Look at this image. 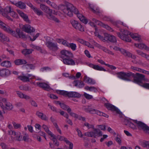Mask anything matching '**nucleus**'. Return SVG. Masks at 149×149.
I'll return each mask as SVG.
<instances>
[{
    "instance_id": "c9c22d12",
    "label": "nucleus",
    "mask_w": 149,
    "mask_h": 149,
    "mask_svg": "<svg viewBox=\"0 0 149 149\" xmlns=\"http://www.w3.org/2000/svg\"><path fill=\"white\" fill-rule=\"evenodd\" d=\"M57 104H59L61 107L63 109L67 111L68 112V109H71L68 106L66 105L63 103H61L59 101H57Z\"/></svg>"
},
{
    "instance_id": "5fc2aeb1",
    "label": "nucleus",
    "mask_w": 149,
    "mask_h": 149,
    "mask_svg": "<svg viewBox=\"0 0 149 149\" xmlns=\"http://www.w3.org/2000/svg\"><path fill=\"white\" fill-rule=\"evenodd\" d=\"M53 141L54 145L56 147H58L59 145V142L56 140L55 136L51 139Z\"/></svg>"
},
{
    "instance_id": "3c124183",
    "label": "nucleus",
    "mask_w": 149,
    "mask_h": 149,
    "mask_svg": "<svg viewBox=\"0 0 149 149\" xmlns=\"http://www.w3.org/2000/svg\"><path fill=\"white\" fill-rule=\"evenodd\" d=\"M130 68L133 71H136L140 72H141L142 70L141 68L134 66H131Z\"/></svg>"
},
{
    "instance_id": "0eeeda50",
    "label": "nucleus",
    "mask_w": 149,
    "mask_h": 149,
    "mask_svg": "<svg viewBox=\"0 0 149 149\" xmlns=\"http://www.w3.org/2000/svg\"><path fill=\"white\" fill-rule=\"evenodd\" d=\"M113 49L116 51H119L121 54L125 56H127L133 59H135L136 58V56L131 53L130 52L122 48H120L117 47L115 46L113 48Z\"/></svg>"
},
{
    "instance_id": "cd10ccee",
    "label": "nucleus",
    "mask_w": 149,
    "mask_h": 149,
    "mask_svg": "<svg viewBox=\"0 0 149 149\" xmlns=\"http://www.w3.org/2000/svg\"><path fill=\"white\" fill-rule=\"evenodd\" d=\"M137 53L143 57L145 58L147 60L149 61V55L146 54L139 50H136Z\"/></svg>"
},
{
    "instance_id": "473e14b6",
    "label": "nucleus",
    "mask_w": 149,
    "mask_h": 149,
    "mask_svg": "<svg viewBox=\"0 0 149 149\" xmlns=\"http://www.w3.org/2000/svg\"><path fill=\"white\" fill-rule=\"evenodd\" d=\"M85 89L87 90L93 91L94 93H96L98 91L97 88L94 86H86L85 87Z\"/></svg>"
},
{
    "instance_id": "8fccbe9b",
    "label": "nucleus",
    "mask_w": 149,
    "mask_h": 149,
    "mask_svg": "<svg viewBox=\"0 0 149 149\" xmlns=\"http://www.w3.org/2000/svg\"><path fill=\"white\" fill-rule=\"evenodd\" d=\"M23 140L25 142H29L31 141V140L29 137V135L28 134H25L23 137Z\"/></svg>"
},
{
    "instance_id": "603ef678",
    "label": "nucleus",
    "mask_w": 149,
    "mask_h": 149,
    "mask_svg": "<svg viewBox=\"0 0 149 149\" xmlns=\"http://www.w3.org/2000/svg\"><path fill=\"white\" fill-rule=\"evenodd\" d=\"M127 125L133 129H136V126L130 121H128Z\"/></svg>"
},
{
    "instance_id": "0e129e2a",
    "label": "nucleus",
    "mask_w": 149,
    "mask_h": 149,
    "mask_svg": "<svg viewBox=\"0 0 149 149\" xmlns=\"http://www.w3.org/2000/svg\"><path fill=\"white\" fill-rule=\"evenodd\" d=\"M84 125L85 126L87 127L88 129L91 128L93 129L94 127V125H93L89 124L88 123L86 122L84 123Z\"/></svg>"
},
{
    "instance_id": "37998d69",
    "label": "nucleus",
    "mask_w": 149,
    "mask_h": 149,
    "mask_svg": "<svg viewBox=\"0 0 149 149\" xmlns=\"http://www.w3.org/2000/svg\"><path fill=\"white\" fill-rule=\"evenodd\" d=\"M31 47L34 49L38 50L41 53H43L42 49L40 46H36L33 45H31Z\"/></svg>"
},
{
    "instance_id": "dca6fc26",
    "label": "nucleus",
    "mask_w": 149,
    "mask_h": 149,
    "mask_svg": "<svg viewBox=\"0 0 149 149\" xmlns=\"http://www.w3.org/2000/svg\"><path fill=\"white\" fill-rule=\"evenodd\" d=\"M133 121L137 124L138 128L139 129H142L144 131L145 130L147 125L142 122L134 120Z\"/></svg>"
},
{
    "instance_id": "ddd939ff",
    "label": "nucleus",
    "mask_w": 149,
    "mask_h": 149,
    "mask_svg": "<svg viewBox=\"0 0 149 149\" xmlns=\"http://www.w3.org/2000/svg\"><path fill=\"white\" fill-rule=\"evenodd\" d=\"M92 20L93 22H95L97 25L101 26L110 31H112V29L108 25L103 24L101 22L95 19V18H93L92 19Z\"/></svg>"
},
{
    "instance_id": "2f4dec72",
    "label": "nucleus",
    "mask_w": 149,
    "mask_h": 149,
    "mask_svg": "<svg viewBox=\"0 0 149 149\" xmlns=\"http://www.w3.org/2000/svg\"><path fill=\"white\" fill-rule=\"evenodd\" d=\"M0 65L3 67L7 68H10L11 66V63L8 61H4L1 63Z\"/></svg>"
},
{
    "instance_id": "20e7f679",
    "label": "nucleus",
    "mask_w": 149,
    "mask_h": 149,
    "mask_svg": "<svg viewBox=\"0 0 149 149\" xmlns=\"http://www.w3.org/2000/svg\"><path fill=\"white\" fill-rule=\"evenodd\" d=\"M40 8L43 11L47 14V17L49 19L54 20L57 22H59L58 19L52 15L54 10L50 9L49 7L43 4H41Z\"/></svg>"
},
{
    "instance_id": "e433bc0d",
    "label": "nucleus",
    "mask_w": 149,
    "mask_h": 149,
    "mask_svg": "<svg viewBox=\"0 0 149 149\" xmlns=\"http://www.w3.org/2000/svg\"><path fill=\"white\" fill-rule=\"evenodd\" d=\"M18 78L24 82L29 81V77L25 75H21L18 77Z\"/></svg>"
},
{
    "instance_id": "72a5a7b5",
    "label": "nucleus",
    "mask_w": 149,
    "mask_h": 149,
    "mask_svg": "<svg viewBox=\"0 0 149 149\" xmlns=\"http://www.w3.org/2000/svg\"><path fill=\"white\" fill-rule=\"evenodd\" d=\"M80 95L78 93L75 92H69L68 97H79Z\"/></svg>"
},
{
    "instance_id": "4468645a",
    "label": "nucleus",
    "mask_w": 149,
    "mask_h": 149,
    "mask_svg": "<svg viewBox=\"0 0 149 149\" xmlns=\"http://www.w3.org/2000/svg\"><path fill=\"white\" fill-rule=\"evenodd\" d=\"M10 70L8 69H2L0 70V76L2 77H7L10 74Z\"/></svg>"
},
{
    "instance_id": "bf43d9fd",
    "label": "nucleus",
    "mask_w": 149,
    "mask_h": 149,
    "mask_svg": "<svg viewBox=\"0 0 149 149\" xmlns=\"http://www.w3.org/2000/svg\"><path fill=\"white\" fill-rule=\"evenodd\" d=\"M142 146L143 147H146L148 149L149 147V142L144 141L142 143Z\"/></svg>"
},
{
    "instance_id": "393cba45",
    "label": "nucleus",
    "mask_w": 149,
    "mask_h": 149,
    "mask_svg": "<svg viewBox=\"0 0 149 149\" xmlns=\"http://www.w3.org/2000/svg\"><path fill=\"white\" fill-rule=\"evenodd\" d=\"M84 81L88 84L93 85L95 83V81L93 79L89 77H87L86 76H85L84 78Z\"/></svg>"
},
{
    "instance_id": "c756f323",
    "label": "nucleus",
    "mask_w": 149,
    "mask_h": 149,
    "mask_svg": "<svg viewBox=\"0 0 149 149\" xmlns=\"http://www.w3.org/2000/svg\"><path fill=\"white\" fill-rule=\"evenodd\" d=\"M36 114L39 118L43 120H48V118L46 115L44 114L43 113L37 111L36 112Z\"/></svg>"
},
{
    "instance_id": "7c9ffc66",
    "label": "nucleus",
    "mask_w": 149,
    "mask_h": 149,
    "mask_svg": "<svg viewBox=\"0 0 149 149\" xmlns=\"http://www.w3.org/2000/svg\"><path fill=\"white\" fill-rule=\"evenodd\" d=\"M15 64L16 65H20L26 64L27 63L26 61L24 59H18L14 61Z\"/></svg>"
},
{
    "instance_id": "f8f14e48",
    "label": "nucleus",
    "mask_w": 149,
    "mask_h": 149,
    "mask_svg": "<svg viewBox=\"0 0 149 149\" xmlns=\"http://www.w3.org/2000/svg\"><path fill=\"white\" fill-rule=\"evenodd\" d=\"M105 106L109 110L113 111H115L117 113L120 114L121 112L117 108L112 104L109 103H106L104 104Z\"/></svg>"
},
{
    "instance_id": "79ce46f5",
    "label": "nucleus",
    "mask_w": 149,
    "mask_h": 149,
    "mask_svg": "<svg viewBox=\"0 0 149 149\" xmlns=\"http://www.w3.org/2000/svg\"><path fill=\"white\" fill-rule=\"evenodd\" d=\"M134 45L137 47L141 49H145L146 47V45L143 43L136 44L135 43Z\"/></svg>"
},
{
    "instance_id": "1a4fd4ad",
    "label": "nucleus",
    "mask_w": 149,
    "mask_h": 149,
    "mask_svg": "<svg viewBox=\"0 0 149 149\" xmlns=\"http://www.w3.org/2000/svg\"><path fill=\"white\" fill-rule=\"evenodd\" d=\"M8 133L9 135H12L15 136V138L16 140L18 141H21L22 139V136L21 135V133L19 131L16 132L14 130H11L9 131Z\"/></svg>"
},
{
    "instance_id": "13d9d810",
    "label": "nucleus",
    "mask_w": 149,
    "mask_h": 149,
    "mask_svg": "<svg viewBox=\"0 0 149 149\" xmlns=\"http://www.w3.org/2000/svg\"><path fill=\"white\" fill-rule=\"evenodd\" d=\"M57 138L58 140L62 141H64L66 143V140H68L65 137H64L62 136H57Z\"/></svg>"
},
{
    "instance_id": "de8ad7c7",
    "label": "nucleus",
    "mask_w": 149,
    "mask_h": 149,
    "mask_svg": "<svg viewBox=\"0 0 149 149\" xmlns=\"http://www.w3.org/2000/svg\"><path fill=\"white\" fill-rule=\"evenodd\" d=\"M71 111L72 110L71 109H68V113L71 116L77 118L78 116V115L73 112H72Z\"/></svg>"
},
{
    "instance_id": "4d7b16f0",
    "label": "nucleus",
    "mask_w": 149,
    "mask_h": 149,
    "mask_svg": "<svg viewBox=\"0 0 149 149\" xmlns=\"http://www.w3.org/2000/svg\"><path fill=\"white\" fill-rule=\"evenodd\" d=\"M10 13V15L14 18H17L18 17L17 14L14 11L13 9Z\"/></svg>"
},
{
    "instance_id": "4c0bfd02",
    "label": "nucleus",
    "mask_w": 149,
    "mask_h": 149,
    "mask_svg": "<svg viewBox=\"0 0 149 149\" xmlns=\"http://www.w3.org/2000/svg\"><path fill=\"white\" fill-rule=\"evenodd\" d=\"M13 9L10 6H8L4 9H3V12L6 13L7 14L8 13H10L13 10Z\"/></svg>"
},
{
    "instance_id": "aec40b11",
    "label": "nucleus",
    "mask_w": 149,
    "mask_h": 149,
    "mask_svg": "<svg viewBox=\"0 0 149 149\" xmlns=\"http://www.w3.org/2000/svg\"><path fill=\"white\" fill-rule=\"evenodd\" d=\"M17 11L19 15L22 17L25 21L29 23L30 22V21L28 17L26 14H24L23 12L19 10H17Z\"/></svg>"
},
{
    "instance_id": "69168bd1",
    "label": "nucleus",
    "mask_w": 149,
    "mask_h": 149,
    "mask_svg": "<svg viewBox=\"0 0 149 149\" xmlns=\"http://www.w3.org/2000/svg\"><path fill=\"white\" fill-rule=\"evenodd\" d=\"M65 141L66 143L69 146V149H73V144L72 143L70 142L68 140H66Z\"/></svg>"
},
{
    "instance_id": "6e6d98bb",
    "label": "nucleus",
    "mask_w": 149,
    "mask_h": 149,
    "mask_svg": "<svg viewBox=\"0 0 149 149\" xmlns=\"http://www.w3.org/2000/svg\"><path fill=\"white\" fill-rule=\"evenodd\" d=\"M19 89L25 91H28L29 90V87L27 86H19Z\"/></svg>"
},
{
    "instance_id": "9b49d317",
    "label": "nucleus",
    "mask_w": 149,
    "mask_h": 149,
    "mask_svg": "<svg viewBox=\"0 0 149 149\" xmlns=\"http://www.w3.org/2000/svg\"><path fill=\"white\" fill-rule=\"evenodd\" d=\"M2 101L5 104V106H4L3 111H4L5 110L10 111L12 109L13 106V105L9 102H7V100L6 98H3L2 99Z\"/></svg>"
},
{
    "instance_id": "a19ab883",
    "label": "nucleus",
    "mask_w": 149,
    "mask_h": 149,
    "mask_svg": "<svg viewBox=\"0 0 149 149\" xmlns=\"http://www.w3.org/2000/svg\"><path fill=\"white\" fill-rule=\"evenodd\" d=\"M0 38H1L0 40L1 42L8 41L9 40V38L3 33L0 36Z\"/></svg>"
},
{
    "instance_id": "49530a36",
    "label": "nucleus",
    "mask_w": 149,
    "mask_h": 149,
    "mask_svg": "<svg viewBox=\"0 0 149 149\" xmlns=\"http://www.w3.org/2000/svg\"><path fill=\"white\" fill-rule=\"evenodd\" d=\"M33 50L32 49H25L22 51V53L24 55H28L31 54Z\"/></svg>"
},
{
    "instance_id": "f257e3e1",
    "label": "nucleus",
    "mask_w": 149,
    "mask_h": 149,
    "mask_svg": "<svg viewBox=\"0 0 149 149\" xmlns=\"http://www.w3.org/2000/svg\"><path fill=\"white\" fill-rule=\"evenodd\" d=\"M61 8L65 15L72 17L74 13L81 22L85 24L87 23V19L82 15L79 13L78 10L72 4L67 3L65 5L62 6Z\"/></svg>"
},
{
    "instance_id": "a211bd4d",
    "label": "nucleus",
    "mask_w": 149,
    "mask_h": 149,
    "mask_svg": "<svg viewBox=\"0 0 149 149\" xmlns=\"http://www.w3.org/2000/svg\"><path fill=\"white\" fill-rule=\"evenodd\" d=\"M36 84L39 87L46 90L48 91L51 89L49 86L45 83L37 82Z\"/></svg>"
},
{
    "instance_id": "6ab92c4d",
    "label": "nucleus",
    "mask_w": 149,
    "mask_h": 149,
    "mask_svg": "<svg viewBox=\"0 0 149 149\" xmlns=\"http://www.w3.org/2000/svg\"><path fill=\"white\" fill-rule=\"evenodd\" d=\"M72 57H68L63 59L64 63L67 65H74L75 64L74 61L72 59Z\"/></svg>"
},
{
    "instance_id": "4be33fe9",
    "label": "nucleus",
    "mask_w": 149,
    "mask_h": 149,
    "mask_svg": "<svg viewBox=\"0 0 149 149\" xmlns=\"http://www.w3.org/2000/svg\"><path fill=\"white\" fill-rule=\"evenodd\" d=\"M84 110L86 112H89L91 114H96L97 110L91 107L90 106H88V107H85L83 108Z\"/></svg>"
},
{
    "instance_id": "e2e57ef3",
    "label": "nucleus",
    "mask_w": 149,
    "mask_h": 149,
    "mask_svg": "<svg viewBox=\"0 0 149 149\" xmlns=\"http://www.w3.org/2000/svg\"><path fill=\"white\" fill-rule=\"evenodd\" d=\"M84 135L89 137H93V132H87L84 134Z\"/></svg>"
},
{
    "instance_id": "412c9836",
    "label": "nucleus",
    "mask_w": 149,
    "mask_h": 149,
    "mask_svg": "<svg viewBox=\"0 0 149 149\" xmlns=\"http://www.w3.org/2000/svg\"><path fill=\"white\" fill-rule=\"evenodd\" d=\"M89 66L91 68H92L95 70L99 71H106L105 69L103 67L99 66L98 65H94L92 63H90L89 64Z\"/></svg>"
},
{
    "instance_id": "7ed1b4c3",
    "label": "nucleus",
    "mask_w": 149,
    "mask_h": 149,
    "mask_svg": "<svg viewBox=\"0 0 149 149\" xmlns=\"http://www.w3.org/2000/svg\"><path fill=\"white\" fill-rule=\"evenodd\" d=\"M0 26L1 28L4 31L17 38H26V35L24 34L23 32L20 31L19 29H16V32H15L13 31L10 27L6 26L5 23L1 21H0Z\"/></svg>"
},
{
    "instance_id": "680f3d73",
    "label": "nucleus",
    "mask_w": 149,
    "mask_h": 149,
    "mask_svg": "<svg viewBox=\"0 0 149 149\" xmlns=\"http://www.w3.org/2000/svg\"><path fill=\"white\" fill-rule=\"evenodd\" d=\"M134 74L131 72H125V77L128 78L131 76H133Z\"/></svg>"
},
{
    "instance_id": "39448f33",
    "label": "nucleus",
    "mask_w": 149,
    "mask_h": 149,
    "mask_svg": "<svg viewBox=\"0 0 149 149\" xmlns=\"http://www.w3.org/2000/svg\"><path fill=\"white\" fill-rule=\"evenodd\" d=\"M142 81L145 82H149V79L145 77L144 75L139 73H136L134 77L133 82L141 86L142 84Z\"/></svg>"
},
{
    "instance_id": "09e8293b",
    "label": "nucleus",
    "mask_w": 149,
    "mask_h": 149,
    "mask_svg": "<svg viewBox=\"0 0 149 149\" xmlns=\"http://www.w3.org/2000/svg\"><path fill=\"white\" fill-rule=\"evenodd\" d=\"M12 123L15 129H20L21 127V125L20 124L17 123L14 121H13Z\"/></svg>"
},
{
    "instance_id": "f704fd0d",
    "label": "nucleus",
    "mask_w": 149,
    "mask_h": 149,
    "mask_svg": "<svg viewBox=\"0 0 149 149\" xmlns=\"http://www.w3.org/2000/svg\"><path fill=\"white\" fill-rule=\"evenodd\" d=\"M106 37H107V40H109V41L113 42H116V40L114 36L106 34Z\"/></svg>"
},
{
    "instance_id": "a18cd8bd",
    "label": "nucleus",
    "mask_w": 149,
    "mask_h": 149,
    "mask_svg": "<svg viewBox=\"0 0 149 149\" xmlns=\"http://www.w3.org/2000/svg\"><path fill=\"white\" fill-rule=\"evenodd\" d=\"M68 47L70 48L72 50L75 51L76 49L77 45L73 43H69Z\"/></svg>"
},
{
    "instance_id": "58836bf2",
    "label": "nucleus",
    "mask_w": 149,
    "mask_h": 149,
    "mask_svg": "<svg viewBox=\"0 0 149 149\" xmlns=\"http://www.w3.org/2000/svg\"><path fill=\"white\" fill-rule=\"evenodd\" d=\"M57 93L63 95L65 97H68L69 92L62 90H57L56 91Z\"/></svg>"
},
{
    "instance_id": "b1692460",
    "label": "nucleus",
    "mask_w": 149,
    "mask_h": 149,
    "mask_svg": "<svg viewBox=\"0 0 149 149\" xmlns=\"http://www.w3.org/2000/svg\"><path fill=\"white\" fill-rule=\"evenodd\" d=\"M117 77L119 78L127 81H130V80L128 78L125 77V72H121L117 73Z\"/></svg>"
},
{
    "instance_id": "2eb2a0df",
    "label": "nucleus",
    "mask_w": 149,
    "mask_h": 149,
    "mask_svg": "<svg viewBox=\"0 0 149 149\" xmlns=\"http://www.w3.org/2000/svg\"><path fill=\"white\" fill-rule=\"evenodd\" d=\"M22 29L23 31L28 33L33 32L35 31V29L29 24L24 25Z\"/></svg>"
},
{
    "instance_id": "9d476101",
    "label": "nucleus",
    "mask_w": 149,
    "mask_h": 149,
    "mask_svg": "<svg viewBox=\"0 0 149 149\" xmlns=\"http://www.w3.org/2000/svg\"><path fill=\"white\" fill-rule=\"evenodd\" d=\"M61 57L63 59L68 57H73V55L70 51L65 50H63L61 52Z\"/></svg>"
},
{
    "instance_id": "c03bdc74",
    "label": "nucleus",
    "mask_w": 149,
    "mask_h": 149,
    "mask_svg": "<svg viewBox=\"0 0 149 149\" xmlns=\"http://www.w3.org/2000/svg\"><path fill=\"white\" fill-rule=\"evenodd\" d=\"M40 1H46L47 4L51 6L53 8H55L56 7V6L55 4L53 2H51L49 0H40Z\"/></svg>"
},
{
    "instance_id": "ea45409f",
    "label": "nucleus",
    "mask_w": 149,
    "mask_h": 149,
    "mask_svg": "<svg viewBox=\"0 0 149 149\" xmlns=\"http://www.w3.org/2000/svg\"><path fill=\"white\" fill-rule=\"evenodd\" d=\"M33 10L35 13L38 15L40 16L43 15V12L40 10L38 8L36 7H35V8H34Z\"/></svg>"
},
{
    "instance_id": "338daca9",
    "label": "nucleus",
    "mask_w": 149,
    "mask_h": 149,
    "mask_svg": "<svg viewBox=\"0 0 149 149\" xmlns=\"http://www.w3.org/2000/svg\"><path fill=\"white\" fill-rule=\"evenodd\" d=\"M84 45H86L88 47L92 48H94L93 47V45H91L90 43L88 42H87L86 41H85L84 43Z\"/></svg>"
},
{
    "instance_id": "f03ea898",
    "label": "nucleus",
    "mask_w": 149,
    "mask_h": 149,
    "mask_svg": "<svg viewBox=\"0 0 149 149\" xmlns=\"http://www.w3.org/2000/svg\"><path fill=\"white\" fill-rule=\"evenodd\" d=\"M120 31L122 35H121L119 32L117 33V34L118 37L124 41L128 42H130L131 39L128 36L129 35H130L131 38L134 40L139 42L141 41L140 36L137 33H131L128 31L123 29H121Z\"/></svg>"
},
{
    "instance_id": "c85d7f7f",
    "label": "nucleus",
    "mask_w": 149,
    "mask_h": 149,
    "mask_svg": "<svg viewBox=\"0 0 149 149\" xmlns=\"http://www.w3.org/2000/svg\"><path fill=\"white\" fill-rule=\"evenodd\" d=\"M70 22L73 27L76 29H78V27L81 24L77 21L73 20H71Z\"/></svg>"
},
{
    "instance_id": "864d4df0",
    "label": "nucleus",
    "mask_w": 149,
    "mask_h": 149,
    "mask_svg": "<svg viewBox=\"0 0 149 149\" xmlns=\"http://www.w3.org/2000/svg\"><path fill=\"white\" fill-rule=\"evenodd\" d=\"M95 35L97 36V37H98L100 39L102 40L104 42L105 41H107V37H106V34L105 35V36L104 37H103V36H101L100 35L97 34L95 33Z\"/></svg>"
},
{
    "instance_id": "774afa93",
    "label": "nucleus",
    "mask_w": 149,
    "mask_h": 149,
    "mask_svg": "<svg viewBox=\"0 0 149 149\" xmlns=\"http://www.w3.org/2000/svg\"><path fill=\"white\" fill-rule=\"evenodd\" d=\"M141 86L149 89V83H145L141 85Z\"/></svg>"
},
{
    "instance_id": "f3484780",
    "label": "nucleus",
    "mask_w": 149,
    "mask_h": 149,
    "mask_svg": "<svg viewBox=\"0 0 149 149\" xmlns=\"http://www.w3.org/2000/svg\"><path fill=\"white\" fill-rule=\"evenodd\" d=\"M16 93L18 97L21 99H25L26 100H31V99L30 96L24 94L21 92L16 91Z\"/></svg>"
},
{
    "instance_id": "6e6552de",
    "label": "nucleus",
    "mask_w": 149,
    "mask_h": 149,
    "mask_svg": "<svg viewBox=\"0 0 149 149\" xmlns=\"http://www.w3.org/2000/svg\"><path fill=\"white\" fill-rule=\"evenodd\" d=\"M45 45L50 50L53 52H56L58 49L57 43L53 42L50 40H46Z\"/></svg>"
},
{
    "instance_id": "423d86ee",
    "label": "nucleus",
    "mask_w": 149,
    "mask_h": 149,
    "mask_svg": "<svg viewBox=\"0 0 149 149\" xmlns=\"http://www.w3.org/2000/svg\"><path fill=\"white\" fill-rule=\"evenodd\" d=\"M142 81L145 82H149V79L145 77L144 75L139 73H136L134 77L133 82L141 86L142 84Z\"/></svg>"
},
{
    "instance_id": "bb28decb",
    "label": "nucleus",
    "mask_w": 149,
    "mask_h": 149,
    "mask_svg": "<svg viewBox=\"0 0 149 149\" xmlns=\"http://www.w3.org/2000/svg\"><path fill=\"white\" fill-rule=\"evenodd\" d=\"M73 84L75 86H78L80 88H82L84 86V83L81 81L74 80L73 82Z\"/></svg>"
},
{
    "instance_id": "5701e85b",
    "label": "nucleus",
    "mask_w": 149,
    "mask_h": 149,
    "mask_svg": "<svg viewBox=\"0 0 149 149\" xmlns=\"http://www.w3.org/2000/svg\"><path fill=\"white\" fill-rule=\"evenodd\" d=\"M93 137L96 138L97 136H100L102 135V132L98 129L93 128Z\"/></svg>"
},
{
    "instance_id": "052dcab7",
    "label": "nucleus",
    "mask_w": 149,
    "mask_h": 149,
    "mask_svg": "<svg viewBox=\"0 0 149 149\" xmlns=\"http://www.w3.org/2000/svg\"><path fill=\"white\" fill-rule=\"evenodd\" d=\"M84 95L85 98L88 100H90L93 98V97L92 95L88 94L86 93H84Z\"/></svg>"
},
{
    "instance_id": "a878e982",
    "label": "nucleus",
    "mask_w": 149,
    "mask_h": 149,
    "mask_svg": "<svg viewBox=\"0 0 149 149\" xmlns=\"http://www.w3.org/2000/svg\"><path fill=\"white\" fill-rule=\"evenodd\" d=\"M15 6L21 9H25L26 8V5L25 4L21 1H19L16 3Z\"/></svg>"
}]
</instances>
